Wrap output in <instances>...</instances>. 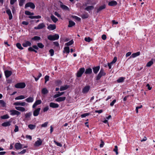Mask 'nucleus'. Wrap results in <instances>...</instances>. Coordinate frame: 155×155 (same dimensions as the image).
<instances>
[{"label": "nucleus", "instance_id": "obj_1", "mask_svg": "<svg viewBox=\"0 0 155 155\" xmlns=\"http://www.w3.org/2000/svg\"><path fill=\"white\" fill-rule=\"evenodd\" d=\"M106 74V73L104 71V70L103 69H101L99 73L96 77V80H99L102 76H105Z\"/></svg>", "mask_w": 155, "mask_h": 155}, {"label": "nucleus", "instance_id": "obj_2", "mask_svg": "<svg viewBox=\"0 0 155 155\" xmlns=\"http://www.w3.org/2000/svg\"><path fill=\"white\" fill-rule=\"evenodd\" d=\"M59 36L58 34H55L54 35H49L48 37V38L51 41H54L58 39Z\"/></svg>", "mask_w": 155, "mask_h": 155}, {"label": "nucleus", "instance_id": "obj_3", "mask_svg": "<svg viewBox=\"0 0 155 155\" xmlns=\"http://www.w3.org/2000/svg\"><path fill=\"white\" fill-rule=\"evenodd\" d=\"M26 85L25 83L24 82L19 83L16 84L15 85V87L18 88H23L25 87Z\"/></svg>", "mask_w": 155, "mask_h": 155}, {"label": "nucleus", "instance_id": "obj_4", "mask_svg": "<svg viewBox=\"0 0 155 155\" xmlns=\"http://www.w3.org/2000/svg\"><path fill=\"white\" fill-rule=\"evenodd\" d=\"M90 88V86L88 85H86L83 88L82 92L84 94H87Z\"/></svg>", "mask_w": 155, "mask_h": 155}, {"label": "nucleus", "instance_id": "obj_5", "mask_svg": "<svg viewBox=\"0 0 155 155\" xmlns=\"http://www.w3.org/2000/svg\"><path fill=\"white\" fill-rule=\"evenodd\" d=\"M85 69L84 68H80L77 73V76L78 77H81Z\"/></svg>", "mask_w": 155, "mask_h": 155}, {"label": "nucleus", "instance_id": "obj_6", "mask_svg": "<svg viewBox=\"0 0 155 155\" xmlns=\"http://www.w3.org/2000/svg\"><path fill=\"white\" fill-rule=\"evenodd\" d=\"M10 114L12 116H14L15 115H19L21 114V113L19 111L13 110H10Z\"/></svg>", "mask_w": 155, "mask_h": 155}, {"label": "nucleus", "instance_id": "obj_7", "mask_svg": "<svg viewBox=\"0 0 155 155\" xmlns=\"http://www.w3.org/2000/svg\"><path fill=\"white\" fill-rule=\"evenodd\" d=\"M32 115V113L31 112H29L26 113L25 115V119L27 120H29L31 119V117Z\"/></svg>", "mask_w": 155, "mask_h": 155}, {"label": "nucleus", "instance_id": "obj_8", "mask_svg": "<svg viewBox=\"0 0 155 155\" xmlns=\"http://www.w3.org/2000/svg\"><path fill=\"white\" fill-rule=\"evenodd\" d=\"M30 7L31 8L34 9L35 8V6L34 4L31 2H29L26 3L25 6V8Z\"/></svg>", "mask_w": 155, "mask_h": 155}, {"label": "nucleus", "instance_id": "obj_9", "mask_svg": "<svg viewBox=\"0 0 155 155\" xmlns=\"http://www.w3.org/2000/svg\"><path fill=\"white\" fill-rule=\"evenodd\" d=\"M38 140H37L34 144V146L36 147H38L41 146L42 143V141L41 140L40 138H37Z\"/></svg>", "mask_w": 155, "mask_h": 155}, {"label": "nucleus", "instance_id": "obj_10", "mask_svg": "<svg viewBox=\"0 0 155 155\" xmlns=\"http://www.w3.org/2000/svg\"><path fill=\"white\" fill-rule=\"evenodd\" d=\"M41 108L40 107L37 108L35 109L33 112V114L34 116H37L39 114Z\"/></svg>", "mask_w": 155, "mask_h": 155}, {"label": "nucleus", "instance_id": "obj_11", "mask_svg": "<svg viewBox=\"0 0 155 155\" xmlns=\"http://www.w3.org/2000/svg\"><path fill=\"white\" fill-rule=\"evenodd\" d=\"M41 102L42 101L41 100H36L32 105V108H35L37 105L40 104Z\"/></svg>", "mask_w": 155, "mask_h": 155}, {"label": "nucleus", "instance_id": "obj_12", "mask_svg": "<svg viewBox=\"0 0 155 155\" xmlns=\"http://www.w3.org/2000/svg\"><path fill=\"white\" fill-rule=\"evenodd\" d=\"M45 27V25L43 23L39 24L37 26L35 27L34 29H42Z\"/></svg>", "mask_w": 155, "mask_h": 155}, {"label": "nucleus", "instance_id": "obj_13", "mask_svg": "<svg viewBox=\"0 0 155 155\" xmlns=\"http://www.w3.org/2000/svg\"><path fill=\"white\" fill-rule=\"evenodd\" d=\"M4 73L6 78H8L11 75L12 72L10 71L5 70L4 71Z\"/></svg>", "mask_w": 155, "mask_h": 155}, {"label": "nucleus", "instance_id": "obj_14", "mask_svg": "<svg viewBox=\"0 0 155 155\" xmlns=\"http://www.w3.org/2000/svg\"><path fill=\"white\" fill-rule=\"evenodd\" d=\"M66 98L65 97H59L56 99L55 101L58 102L63 101L65 100Z\"/></svg>", "mask_w": 155, "mask_h": 155}, {"label": "nucleus", "instance_id": "obj_15", "mask_svg": "<svg viewBox=\"0 0 155 155\" xmlns=\"http://www.w3.org/2000/svg\"><path fill=\"white\" fill-rule=\"evenodd\" d=\"M15 147L16 150H19L22 147V145L20 143H16L15 145Z\"/></svg>", "mask_w": 155, "mask_h": 155}, {"label": "nucleus", "instance_id": "obj_16", "mask_svg": "<svg viewBox=\"0 0 155 155\" xmlns=\"http://www.w3.org/2000/svg\"><path fill=\"white\" fill-rule=\"evenodd\" d=\"M25 101L28 103H32L34 101V98L33 97H30L26 99Z\"/></svg>", "mask_w": 155, "mask_h": 155}, {"label": "nucleus", "instance_id": "obj_17", "mask_svg": "<svg viewBox=\"0 0 155 155\" xmlns=\"http://www.w3.org/2000/svg\"><path fill=\"white\" fill-rule=\"evenodd\" d=\"M49 106L50 107L53 108H58L59 107V105L53 102H51L49 104Z\"/></svg>", "mask_w": 155, "mask_h": 155}, {"label": "nucleus", "instance_id": "obj_18", "mask_svg": "<svg viewBox=\"0 0 155 155\" xmlns=\"http://www.w3.org/2000/svg\"><path fill=\"white\" fill-rule=\"evenodd\" d=\"M15 108L17 110L21 111V112H24L27 111L26 110L25 108L22 107H16Z\"/></svg>", "mask_w": 155, "mask_h": 155}, {"label": "nucleus", "instance_id": "obj_19", "mask_svg": "<svg viewBox=\"0 0 155 155\" xmlns=\"http://www.w3.org/2000/svg\"><path fill=\"white\" fill-rule=\"evenodd\" d=\"M56 28V26L55 25L50 24L47 27V28L50 30H53L55 29Z\"/></svg>", "mask_w": 155, "mask_h": 155}, {"label": "nucleus", "instance_id": "obj_20", "mask_svg": "<svg viewBox=\"0 0 155 155\" xmlns=\"http://www.w3.org/2000/svg\"><path fill=\"white\" fill-rule=\"evenodd\" d=\"M6 13L9 16V20H11L12 18V15L11 13V11L10 9H8L6 11Z\"/></svg>", "mask_w": 155, "mask_h": 155}, {"label": "nucleus", "instance_id": "obj_21", "mask_svg": "<svg viewBox=\"0 0 155 155\" xmlns=\"http://www.w3.org/2000/svg\"><path fill=\"white\" fill-rule=\"evenodd\" d=\"M31 45V43L28 41H26L23 43L22 45L24 47H26L30 46Z\"/></svg>", "mask_w": 155, "mask_h": 155}, {"label": "nucleus", "instance_id": "obj_22", "mask_svg": "<svg viewBox=\"0 0 155 155\" xmlns=\"http://www.w3.org/2000/svg\"><path fill=\"white\" fill-rule=\"evenodd\" d=\"M117 2L116 1L113 0L110 2L108 3V5L110 6H114L117 5Z\"/></svg>", "mask_w": 155, "mask_h": 155}, {"label": "nucleus", "instance_id": "obj_23", "mask_svg": "<svg viewBox=\"0 0 155 155\" xmlns=\"http://www.w3.org/2000/svg\"><path fill=\"white\" fill-rule=\"evenodd\" d=\"M11 121H8L6 122L3 123L2 124V126L4 127H6L7 126H10L11 125Z\"/></svg>", "mask_w": 155, "mask_h": 155}, {"label": "nucleus", "instance_id": "obj_24", "mask_svg": "<svg viewBox=\"0 0 155 155\" xmlns=\"http://www.w3.org/2000/svg\"><path fill=\"white\" fill-rule=\"evenodd\" d=\"M100 67L99 66L94 67L93 68V72L94 73L96 74L100 70Z\"/></svg>", "mask_w": 155, "mask_h": 155}, {"label": "nucleus", "instance_id": "obj_25", "mask_svg": "<svg viewBox=\"0 0 155 155\" xmlns=\"http://www.w3.org/2000/svg\"><path fill=\"white\" fill-rule=\"evenodd\" d=\"M140 53L139 51L135 53H133L132 54L131 56L130 57V58H134L140 55Z\"/></svg>", "mask_w": 155, "mask_h": 155}, {"label": "nucleus", "instance_id": "obj_26", "mask_svg": "<svg viewBox=\"0 0 155 155\" xmlns=\"http://www.w3.org/2000/svg\"><path fill=\"white\" fill-rule=\"evenodd\" d=\"M69 86L68 85H65L63 86H62L60 87V91H63L67 89Z\"/></svg>", "mask_w": 155, "mask_h": 155}, {"label": "nucleus", "instance_id": "obj_27", "mask_svg": "<svg viewBox=\"0 0 155 155\" xmlns=\"http://www.w3.org/2000/svg\"><path fill=\"white\" fill-rule=\"evenodd\" d=\"M64 52L68 54L70 52L69 47L68 46L65 47L64 48Z\"/></svg>", "mask_w": 155, "mask_h": 155}, {"label": "nucleus", "instance_id": "obj_28", "mask_svg": "<svg viewBox=\"0 0 155 155\" xmlns=\"http://www.w3.org/2000/svg\"><path fill=\"white\" fill-rule=\"evenodd\" d=\"M92 73V70L91 68H88L86 69L85 73L86 74H90Z\"/></svg>", "mask_w": 155, "mask_h": 155}, {"label": "nucleus", "instance_id": "obj_29", "mask_svg": "<svg viewBox=\"0 0 155 155\" xmlns=\"http://www.w3.org/2000/svg\"><path fill=\"white\" fill-rule=\"evenodd\" d=\"M25 97L24 95H21L16 97L15 99L16 100H22L25 99Z\"/></svg>", "mask_w": 155, "mask_h": 155}, {"label": "nucleus", "instance_id": "obj_30", "mask_svg": "<svg viewBox=\"0 0 155 155\" xmlns=\"http://www.w3.org/2000/svg\"><path fill=\"white\" fill-rule=\"evenodd\" d=\"M125 79V77H120L117 80V82L119 83L122 82L124 81Z\"/></svg>", "mask_w": 155, "mask_h": 155}, {"label": "nucleus", "instance_id": "obj_31", "mask_svg": "<svg viewBox=\"0 0 155 155\" xmlns=\"http://www.w3.org/2000/svg\"><path fill=\"white\" fill-rule=\"evenodd\" d=\"M94 8V7L93 6H89L87 7L85 10L89 12Z\"/></svg>", "mask_w": 155, "mask_h": 155}, {"label": "nucleus", "instance_id": "obj_32", "mask_svg": "<svg viewBox=\"0 0 155 155\" xmlns=\"http://www.w3.org/2000/svg\"><path fill=\"white\" fill-rule=\"evenodd\" d=\"M51 20L54 23H56L58 21V19L53 15L51 16Z\"/></svg>", "mask_w": 155, "mask_h": 155}, {"label": "nucleus", "instance_id": "obj_33", "mask_svg": "<svg viewBox=\"0 0 155 155\" xmlns=\"http://www.w3.org/2000/svg\"><path fill=\"white\" fill-rule=\"evenodd\" d=\"M69 25H68V27H71L75 25V23L74 22L72 21H69Z\"/></svg>", "mask_w": 155, "mask_h": 155}, {"label": "nucleus", "instance_id": "obj_34", "mask_svg": "<svg viewBox=\"0 0 155 155\" xmlns=\"http://www.w3.org/2000/svg\"><path fill=\"white\" fill-rule=\"evenodd\" d=\"M28 127L31 130L35 129L36 127V125L32 124H30L28 125Z\"/></svg>", "mask_w": 155, "mask_h": 155}, {"label": "nucleus", "instance_id": "obj_35", "mask_svg": "<svg viewBox=\"0 0 155 155\" xmlns=\"http://www.w3.org/2000/svg\"><path fill=\"white\" fill-rule=\"evenodd\" d=\"M105 7L106 6L105 5H103L102 6H100L97 10V12H98L102 9H104L105 8Z\"/></svg>", "mask_w": 155, "mask_h": 155}, {"label": "nucleus", "instance_id": "obj_36", "mask_svg": "<svg viewBox=\"0 0 155 155\" xmlns=\"http://www.w3.org/2000/svg\"><path fill=\"white\" fill-rule=\"evenodd\" d=\"M153 64V59L148 62L146 65V66L148 67H150Z\"/></svg>", "mask_w": 155, "mask_h": 155}, {"label": "nucleus", "instance_id": "obj_37", "mask_svg": "<svg viewBox=\"0 0 155 155\" xmlns=\"http://www.w3.org/2000/svg\"><path fill=\"white\" fill-rule=\"evenodd\" d=\"M41 92L42 94H45L48 93V91L46 88H44L42 89Z\"/></svg>", "mask_w": 155, "mask_h": 155}, {"label": "nucleus", "instance_id": "obj_38", "mask_svg": "<svg viewBox=\"0 0 155 155\" xmlns=\"http://www.w3.org/2000/svg\"><path fill=\"white\" fill-rule=\"evenodd\" d=\"M74 43V41L73 40L70 41L68 42L65 43V45H66L67 46H69L72 45Z\"/></svg>", "mask_w": 155, "mask_h": 155}, {"label": "nucleus", "instance_id": "obj_39", "mask_svg": "<svg viewBox=\"0 0 155 155\" xmlns=\"http://www.w3.org/2000/svg\"><path fill=\"white\" fill-rule=\"evenodd\" d=\"M0 104L3 107H5L6 105L5 103L3 100H0Z\"/></svg>", "mask_w": 155, "mask_h": 155}, {"label": "nucleus", "instance_id": "obj_40", "mask_svg": "<svg viewBox=\"0 0 155 155\" xmlns=\"http://www.w3.org/2000/svg\"><path fill=\"white\" fill-rule=\"evenodd\" d=\"M1 118L2 119H5L9 118V117L8 114H5L1 116Z\"/></svg>", "mask_w": 155, "mask_h": 155}, {"label": "nucleus", "instance_id": "obj_41", "mask_svg": "<svg viewBox=\"0 0 155 155\" xmlns=\"http://www.w3.org/2000/svg\"><path fill=\"white\" fill-rule=\"evenodd\" d=\"M42 76V74L39 73L37 78H36L34 76H33V78L35 79V81H37L39 79V78Z\"/></svg>", "mask_w": 155, "mask_h": 155}, {"label": "nucleus", "instance_id": "obj_42", "mask_svg": "<svg viewBox=\"0 0 155 155\" xmlns=\"http://www.w3.org/2000/svg\"><path fill=\"white\" fill-rule=\"evenodd\" d=\"M16 46L19 49L22 50L23 49V48L21 46V44L20 43H17L16 44Z\"/></svg>", "mask_w": 155, "mask_h": 155}, {"label": "nucleus", "instance_id": "obj_43", "mask_svg": "<svg viewBox=\"0 0 155 155\" xmlns=\"http://www.w3.org/2000/svg\"><path fill=\"white\" fill-rule=\"evenodd\" d=\"M41 39L40 37L38 36H35L32 38V39L35 41H38Z\"/></svg>", "mask_w": 155, "mask_h": 155}, {"label": "nucleus", "instance_id": "obj_44", "mask_svg": "<svg viewBox=\"0 0 155 155\" xmlns=\"http://www.w3.org/2000/svg\"><path fill=\"white\" fill-rule=\"evenodd\" d=\"M53 43L56 47L57 48H60L59 45L58 41H54Z\"/></svg>", "mask_w": 155, "mask_h": 155}, {"label": "nucleus", "instance_id": "obj_45", "mask_svg": "<svg viewBox=\"0 0 155 155\" xmlns=\"http://www.w3.org/2000/svg\"><path fill=\"white\" fill-rule=\"evenodd\" d=\"M118 147L117 146H115L114 147V148L113 150V151L116 153V155H117L118 154Z\"/></svg>", "mask_w": 155, "mask_h": 155}, {"label": "nucleus", "instance_id": "obj_46", "mask_svg": "<svg viewBox=\"0 0 155 155\" xmlns=\"http://www.w3.org/2000/svg\"><path fill=\"white\" fill-rule=\"evenodd\" d=\"M92 40V39L89 37H85L84 38V40L88 42H90Z\"/></svg>", "mask_w": 155, "mask_h": 155}, {"label": "nucleus", "instance_id": "obj_47", "mask_svg": "<svg viewBox=\"0 0 155 155\" xmlns=\"http://www.w3.org/2000/svg\"><path fill=\"white\" fill-rule=\"evenodd\" d=\"M25 1V0H20L19 4V6H22L23 5Z\"/></svg>", "mask_w": 155, "mask_h": 155}, {"label": "nucleus", "instance_id": "obj_48", "mask_svg": "<svg viewBox=\"0 0 155 155\" xmlns=\"http://www.w3.org/2000/svg\"><path fill=\"white\" fill-rule=\"evenodd\" d=\"M54 142L55 143V144L57 146L61 147L62 146V145L60 143H58L57 142L56 140H54Z\"/></svg>", "mask_w": 155, "mask_h": 155}, {"label": "nucleus", "instance_id": "obj_49", "mask_svg": "<svg viewBox=\"0 0 155 155\" xmlns=\"http://www.w3.org/2000/svg\"><path fill=\"white\" fill-rule=\"evenodd\" d=\"M37 45L38 47L41 48H43L44 46V45H43L42 43H38L37 44Z\"/></svg>", "mask_w": 155, "mask_h": 155}, {"label": "nucleus", "instance_id": "obj_50", "mask_svg": "<svg viewBox=\"0 0 155 155\" xmlns=\"http://www.w3.org/2000/svg\"><path fill=\"white\" fill-rule=\"evenodd\" d=\"M62 83L61 81L60 80L57 81L55 82V84L57 86H59L61 85Z\"/></svg>", "mask_w": 155, "mask_h": 155}, {"label": "nucleus", "instance_id": "obj_51", "mask_svg": "<svg viewBox=\"0 0 155 155\" xmlns=\"http://www.w3.org/2000/svg\"><path fill=\"white\" fill-rule=\"evenodd\" d=\"M49 52L50 54V56H52L54 55V51L53 49H51L49 51Z\"/></svg>", "mask_w": 155, "mask_h": 155}, {"label": "nucleus", "instance_id": "obj_52", "mask_svg": "<svg viewBox=\"0 0 155 155\" xmlns=\"http://www.w3.org/2000/svg\"><path fill=\"white\" fill-rule=\"evenodd\" d=\"M89 115V113H86L84 114H82L81 115V118H84L86 116H88Z\"/></svg>", "mask_w": 155, "mask_h": 155}, {"label": "nucleus", "instance_id": "obj_53", "mask_svg": "<svg viewBox=\"0 0 155 155\" xmlns=\"http://www.w3.org/2000/svg\"><path fill=\"white\" fill-rule=\"evenodd\" d=\"M48 124V122H46L42 124L41 125V127H46Z\"/></svg>", "mask_w": 155, "mask_h": 155}, {"label": "nucleus", "instance_id": "obj_54", "mask_svg": "<svg viewBox=\"0 0 155 155\" xmlns=\"http://www.w3.org/2000/svg\"><path fill=\"white\" fill-rule=\"evenodd\" d=\"M61 7L62 9L65 10H68L69 9L68 8L67 6L64 5H62Z\"/></svg>", "mask_w": 155, "mask_h": 155}, {"label": "nucleus", "instance_id": "obj_55", "mask_svg": "<svg viewBox=\"0 0 155 155\" xmlns=\"http://www.w3.org/2000/svg\"><path fill=\"white\" fill-rule=\"evenodd\" d=\"M49 77L48 76L46 75L45 77V83H46V82L48 81L49 80Z\"/></svg>", "mask_w": 155, "mask_h": 155}, {"label": "nucleus", "instance_id": "obj_56", "mask_svg": "<svg viewBox=\"0 0 155 155\" xmlns=\"http://www.w3.org/2000/svg\"><path fill=\"white\" fill-rule=\"evenodd\" d=\"M49 110L48 106H46L44 107L43 109V111L44 112L47 111Z\"/></svg>", "mask_w": 155, "mask_h": 155}, {"label": "nucleus", "instance_id": "obj_57", "mask_svg": "<svg viewBox=\"0 0 155 155\" xmlns=\"http://www.w3.org/2000/svg\"><path fill=\"white\" fill-rule=\"evenodd\" d=\"M88 15L87 14H83L82 15L81 17L82 18L85 19L88 18Z\"/></svg>", "mask_w": 155, "mask_h": 155}, {"label": "nucleus", "instance_id": "obj_58", "mask_svg": "<svg viewBox=\"0 0 155 155\" xmlns=\"http://www.w3.org/2000/svg\"><path fill=\"white\" fill-rule=\"evenodd\" d=\"M17 1V0H10V4L11 5H13L15 4V3Z\"/></svg>", "mask_w": 155, "mask_h": 155}, {"label": "nucleus", "instance_id": "obj_59", "mask_svg": "<svg viewBox=\"0 0 155 155\" xmlns=\"http://www.w3.org/2000/svg\"><path fill=\"white\" fill-rule=\"evenodd\" d=\"M19 130L18 127L17 125H15V129L14 130V131L15 132H16L18 131Z\"/></svg>", "mask_w": 155, "mask_h": 155}, {"label": "nucleus", "instance_id": "obj_60", "mask_svg": "<svg viewBox=\"0 0 155 155\" xmlns=\"http://www.w3.org/2000/svg\"><path fill=\"white\" fill-rule=\"evenodd\" d=\"M117 60V58L116 57H114L113 60L111 62L112 64L115 63Z\"/></svg>", "mask_w": 155, "mask_h": 155}, {"label": "nucleus", "instance_id": "obj_61", "mask_svg": "<svg viewBox=\"0 0 155 155\" xmlns=\"http://www.w3.org/2000/svg\"><path fill=\"white\" fill-rule=\"evenodd\" d=\"M73 18L78 21H80L81 20V19L80 18L76 16H74L73 17Z\"/></svg>", "mask_w": 155, "mask_h": 155}, {"label": "nucleus", "instance_id": "obj_62", "mask_svg": "<svg viewBox=\"0 0 155 155\" xmlns=\"http://www.w3.org/2000/svg\"><path fill=\"white\" fill-rule=\"evenodd\" d=\"M14 105L16 106H21V102H16L14 103Z\"/></svg>", "mask_w": 155, "mask_h": 155}, {"label": "nucleus", "instance_id": "obj_63", "mask_svg": "<svg viewBox=\"0 0 155 155\" xmlns=\"http://www.w3.org/2000/svg\"><path fill=\"white\" fill-rule=\"evenodd\" d=\"M116 102V100H114L110 104V105L111 106H113L115 103Z\"/></svg>", "mask_w": 155, "mask_h": 155}, {"label": "nucleus", "instance_id": "obj_64", "mask_svg": "<svg viewBox=\"0 0 155 155\" xmlns=\"http://www.w3.org/2000/svg\"><path fill=\"white\" fill-rule=\"evenodd\" d=\"M54 15L58 17L61 18V15L57 12H55L54 13Z\"/></svg>", "mask_w": 155, "mask_h": 155}]
</instances>
